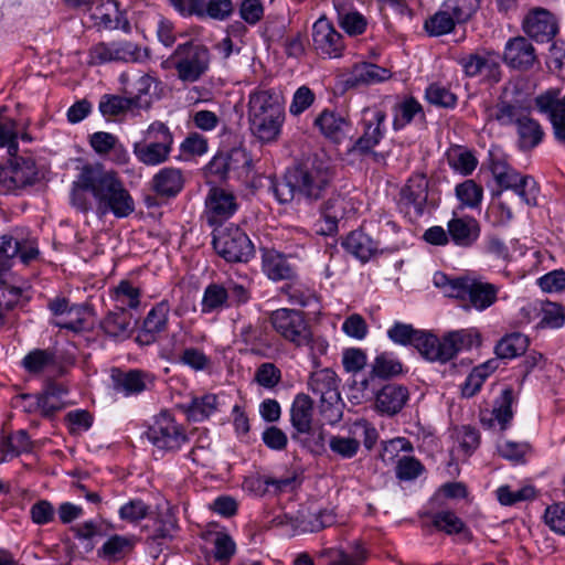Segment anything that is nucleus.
I'll return each mask as SVG.
<instances>
[{
    "instance_id": "obj_1",
    "label": "nucleus",
    "mask_w": 565,
    "mask_h": 565,
    "mask_svg": "<svg viewBox=\"0 0 565 565\" xmlns=\"http://www.w3.org/2000/svg\"><path fill=\"white\" fill-rule=\"evenodd\" d=\"M70 201L78 212H94L99 218L108 214L125 218L135 211V201L119 173L102 163L81 169L72 183Z\"/></svg>"
},
{
    "instance_id": "obj_2",
    "label": "nucleus",
    "mask_w": 565,
    "mask_h": 565,
    "mask_svg": "<svg viewBox=\"0 0 565 565\" xmlns=\"http://www.w3.org/2000/svg\"><path fill=\"white\" fill-rule=\"evenodd\" d=\"M386 335L394 344L413 347L425 360L441 364L480 343L479 333L471 329L449 331L438 338L428 330L416 329L413 324L401 321H394Z\"/></svg>"
},
{
    "instance_id": "obj_3",
    "label": "nucleus",
    "mask_w": 565,
    "mask_h": 565,
    "mask_svg": "<svg viewBox=\"0 0 565 565\" xmlns=\"http://www.w3.org/2000/svg\"><path fill=\"white\" fill-rule=\"evenodd\" d=\"M317 175L315 160H307L287 170L281 179L268 177V188L280 204L290 203L297 195L311 201L317 198L315 193Z\"/></svg>"
},
{
    "instance_id": "obj_4",
    "label": "nucleus",
    "mask_w": 565,
    "mask_h": 565,
    "mask_svg": "<svg viewBox=\"0 0 565 565\" xmlns=\"http://www.w3.org/2000/svg\"><path fill=\"white\" fill-rule=\"evenodd\" d=\"M249 299L250 290L245 280L227 277L221 281H212L203 290L201 313L218 315L227 309L239 308Z\"/></svg>"
},
{
    "instance_id": "obj_5",
    "label": "nucleus",
    "mask_w": 565,
    "mask_h": 565,
    "mask_svg": "<svg viewBox=\"0 0 565 565\" xmlns=\"http://www.w3.org/2000/svg\"><path fill=\"white\" fill-rule=\"evenodd\" d=\"M212 55L209 47L198 41L189 40L178 44L164 64L175 70L182 83L199 82L209 71Z\"/></svg>"
},
{
    "instance_id": "obj_6",
    "label": "nucleus",
    "mask_w": 565,
    "mask_h": 565,
    "mask_svg": "<svg viewBox=\"0 0 565 565\" xmlns=\"http://www.w3.org/2000/svg\"><path fill=\"white\" fill-rule=\"evenodd\" d=\"M173 142L170 128L164 122L156 120L143 131L142 140L134 143L132 151L140 163L154 167L169 160Z\"/></svg>"
},
{
    "instance_id": "obj_7",
    "label": "nucleus",
    "mask_w": 565,
    "mask_h": 565,
    "mask_svg": "<svg viewBox=\"0 0 565 565\" xmlns=\"http://www.w3.org/2000/svg\"><path fill=\"white\" fill-rule=\"evenodd\" d=\"M270 323L275 331L286 340L297 347L308 348L313 366L318 365L312 332L300 311L287 308L277 309L270 316Z\"/></svg>"
},
{
    "instance_id": "obj_8",
    "label": "nucleus",
    "mask_w": 565,
    "mask_h": 565,
    "mask_svg": "<svg viewBox=\"0 0 565 565\" xmlns=\"http://www.w3.org/2000/svg\"><path fill=\"white\" fill-rule=\"evenodd\" d=\"M146 435L154 448L164 452H175L189 441L183 425L179 424L169 412L157 415Z\"/></svg>"
},
{
    "instance_id": "obj_9",
    "label": "nucleus",
    "mask_w": 565,
    "mask_h": 565,
    "mask_svg": "<svg viewBox=\"0 0 565 565\" xmlns=\"http://www.w3.org/2000/svg\"><path fill=\"white\" fill-rule=\"evenodd\" d=\"M213 247L228 263H246L255 253L248 235L235 225L217 231L213 236Z\"/></svg>"
},
{
    "instance_id": "obj_10",
    "label": "nucleus",
    "mask_w": 565,
    "mask_h": 565,
    "mask_svg": "<svg viewBox=\"0 0 565 565\" xmlns=\"http://www.w3.org/2000/svg\"><path fill=\"white\" fill-rule=\"evenodd\" d=\"M533 105L550 121L555 140L565 146V93L557 87L547 88L534 97Z\"/></svg>"
},
{
    "instance_id": "obj_11",
    "label": "nucleus",
    "mask_w": 565,
    "mask_h": 565,
    "mask_svg": "<svg viewBox=\"0 0 565 565\" xmlns=\"http://www.w3.org/2000/svg\"><path fill=\"white\" fill-rule=\"evenodd\" d=\"M290 424L294 429L291 439L312 451L311 438L316 433L315 404L309 395L299 393L295 396L290 407Z\"/></svg>"
},
{
    "instance_id": "obj_12",
    "label": "nucleus",
    "mask_w": 565,
    "mask_h": 565,
    "mask_svg": "<svg viewBox=\"0 0 565 565\" xmlns=\"http://www.w3.org/2000/svg\"><path fill=\"white\" fill-rule=\"evenodd\" d=\"M73 363V358L58 355L53 348H34L23 356L20 365L31 376H40L51 372L56 376H63L67 372V365Z\"/></svg>"
},
{
    "instance_id": "obj_13",
    "label": "nucleus",
    "mask_w": 565,
    "mask_h": 565,
    "mask_svg": "<svg viewBox=\"0 0 565 565\" xmlns=\"http://www.w3.org/2000/svg\"><path fill=\"white\" fill-rule=\"evenodd\" d=\"M6 164L0 166V191L15 192L32 184L38 177L35 161L28 157L11 156Z\"/></svg>"
},
{
    "instance_id": "obj_14",
    "label": "nucleus",
    "mask_w": 565,
    "mask_h": 565,
    "mask_svg": "<svg viewBox=\"0 0 565 565\" xmlns=\"http://www.w3.org/2000/svg\"><path fill=\"white\" fill-rule=\"evenodd\" d=\"M459 64L466 76L478 77L482 83L492 85L502 78L501 57L498 53H472L461 57Z\"/></svg>"
},
{
    "instance_id": "obj_15",
    "label": "nucleus",
    "mask_w": 565,
    "mask_h": 565,
    "mask_svg": "<svg viewBox=\"0 0 565 565\" xmlns=\"http://www.w3.org/2000/svg\"><path fill=\"white\" fill-rule=\"evenodd\" d=\"M326 382V390L320 387V425H335L342 418L343 403L339 393V381L333 371H320V383Z\"/></svg>"
},
{
    "instance_id": "obj_16",
    "label": "nucleus",
    "mask_w": 565,
    "mask_h": 565,
    "mask_svg": "<svg viewBox=\"0 0 565 565\" xmlns=\"http://www.w3.org/2000/svg\"><path fill=\"white\" fill-rule=\"evenodd\" d=\"M140 47L128 41L99 42L88 51L89 65H103L111 62H137Z\"/></svg>"
},
{
    "instance_id": "obj_17",
    "label": "nucleus",
    "mask_w": 565,
    "mask_h": 565,
    "mask_svg": "<svg viewBox=\"0 0 565 565\" xmlns=\"http://www.w3.org/2000/svg\"><path fill=\"white\" fill-rule=\"evenodd\" d=\"M253 159L245 149H233L227 154H216L209 162L206 169L210 174L218 179H226L232 172H237L241 177L248 174L253 170Z\"/></svg>"
},
{
    "instance_id": "obj_18",
    "label": "nucleus",
    "mask_w": 565,
    "mask_h": 565,
    "mask_svg": "<svg viewBox=\"0 0 565 565\" xmlns=\"http://www.w3.org/2000/svg\"><path fill=\"white\" fill-rule=\"evenodd\" d=\"M498 291L493 284L465 277L458 299L465 302L466 308L483 311L497 301Z\"/></svg>"
},
{
    "instance_id": "obj_19",
    "label": "nucleus",
    "mask_w": 565,
    "mask_h": 565,
    "mask_svg": "<svg viewBox=\"0 0 565 565\" xmlns=\"http://www.w3.org/2000/svg\"><path fill=\"white\" fill-rule=\"evenodd\" d=\"M238 210L237 199L233 192L223 188H211L205 199V214L210 225L222 224Z\"/></svg>"
},
{
    "instance_id": "obj_20",
    "label": "nucleus",
    "mask_w": 565,
    "mask_h": 565,
    "mask_svg": "<svg viewBox=\"0 0 565 565\" xmlns=\"http://www.w3.org/2000/svg\"><path fill=\"white\" fill-rule=\"evenodd\" d=\"M170 309L169 300L162 299L148 311L136 337L138 344L150 345L158 340L168 328Z\"/></svg>"
},
{
    "instance_id": "obj_21",
    "label": "nucleus",
    "mask_w": 565,
    "mask_h": 565,
    "mask_svg": "<svg viewBox=\"0 0 565 565\" xmlns=\"http://www.w3.org/2000/svg\"><path fill=\"white\" fill-rule=\"evenodd\" d=\"M363 113L371 117L363 119V135L354 142L353 150L366 153L384 138L386 113L380 108H364Z\"/></svg>"
},
{
    "instance_id": "obj_22",
    "label": "nucleus",
    "mask_w": 565,
    "mask_h": 565,
    "mask_svg": "<svg viewBox=\"0 0 565 565\" xmlns=\"http://www.w3.org/2000/svg\"><path fill=\"white\" fill-rule=\"evenodd\" d=\"M523 30L536 42L545 43L554 39L558 26L553 13L543 8H534L524 18Z\"/></svg>"
},
{
    "instance_id": "obj_23",
    "label": "nucleus",
    "mask_w": 565,
    "mask_h": 565,
    "mask_svg": "<svg viewBox=\"0 0 565 565\" xmlns=\"http://www.w3.org/2000/svg\"><path fill=\"white\" fill-rule=\"evenodd\" d=\"M428 199V180L424 173L412 174L399 192V206L419 216L424 213Z\"/></svg>"
},
{
    "instance_id": "obj_24",
    "label": "nucleus",
    "mask_w": 565,
    "mask_h": 565,
    "mask_svg": "<svg viewBox=\"0 0 565 565\" xmlns=\"http://www.w3.org/2000/svg\"><path fill=\"white\" fill-rule=\"evenodd\" d=\"M501 60L510 68L526 71L536 62V52L530 40L515 36L507 41Z\"/></svg>"
},
{
    "instance_id": "obj_25",
    "label": "nucleus",
    "mask_w": 565,
    "mask_h": 565,
    "mask_svg": "<svg viewBox=\"0 0 565 565\" xmlns=\"http://www.w3.org/2000/svg\"><path fill=\"white\" fill-rule=\"evenodd\" d=\"M114 390L126 397L139 395L148 390L154 382L150 372L132 369L128 371L116 370L111 375Z\"/></svg>"
},
{
    "instance_id": "obj_26",
    "label": "nucleus",
    "mask_w": 565,
    "mask_h": 565,
    "mask_svg": "<svg viewBox=\"0 0 565 565\" xmlns=\"http://www.w3.org/2000/svg\"><path fill=\"white\" fill-rule=\"evenodd\" d=\"M90 148L102 158H107L117 166H124L129 161V153L119 138L107 131H96L89 135Z\"/></svg>"
},
{
    "instance_id": "obj_27",
    "label": "nucleus",
    "mask_w": 565,
    "mask_h": 565,
    "mask_svg": "<svg viewBox=\"0 0 565 565\" xmlns=\"http://www.w3.org/2000/svg\"><path fill=\"white\" fill-rule=\"evenodd\" d=\"M450 242L461 248L472 247L480 238L481 225L477 218L469 215H457L447 222Z\"/></svg>"
},
{
    "instance_id": "obj_28",
    "label": "nucleus",
    "mask_w": 565,
    "mask_h": 565,
    "mask_svg": "<svg viewBox=\"0 0 565 565\" xmlns=\"http://www.w3.org/2000/svg\"><path fill=\"white\" fill-rule=\"evenodd\" d=\"M281 96L273 88L256 87L248 94L247 119L282 113Z\"/></svg>"
},
{
    "instance_id": "obj_29",
    "label": "nucleus",
    "mask_w": 565,
    "mask_h": 565,
    "mask_svg": "<svg viewBox=\"0 0 565 565\" xmlns=\"http://www.w3.org/2000/svg\"><path fill=\"white\" fill-rule=\"evenodd\" d=\"M530 109L516 99L500 97L493 105L487 107L488 121L497 122L500 127H515Z\"/></svg>"
},
{
    "instance_id": "obj_30",
    "label": "nucleus",
    "mask_w": 565,
    "mask_h": 565,
    "mask_svg": "<svg viewBox=\"0 0 565 565\" xmlns=\"http://www.w3.org/2000/svg\"><path fill=\"white\" fill-rule=\"evenodd\" d=\"M409 399V391L397 383L384 385L376 394L374 407L377 413L386 416L398 414Z\"/></svg>"
},
{
    "instance_id": "obj_31",
    "label": "nucleus",
    "mask_w": 565,
    "mask_h": 565,
    "mask_svg": "<svg viewBox=\"0 0 565 565\" xmlns=\"http://www.w3.org/2000/svg\"><path fill=\"white\" fill-rule=\"evenodd\" d=\"M49 309L54 316H76V319H67L57 323L61 329L81 332L86 329L88 309L84 305H70L68 299L56 297L49 302Z\"/></svg>"
},
{
    "instance_id": "obj_32",
    "label": "nucleus",
    "mask_w": 565,
    "mask_h": 565,
    "mask_svg": "<svg viewBox=\"0 0 565 565\" xmlns=\"http://www.w3.org/2000/svg\"><path fill=\"white\" fill-rule=\"evenodd\" d=\"M95 25L107 30L121 29L128 31L130 25L124 11L116 0H103L92 10Z\"/></svg>"
},
{
    "instance_id": "obj_33",
    "label": "nucleus",
    "mask_w": 565,
    "mask_h": 565,
    "mask_svg": "<svg viewBox=\"0 0 565 565\" xmlns=\"http://www.w3.org/2000/svg\"><path fill=\"white\" fill-rule=\"evenodd\" d=\"M262 269L273 281L288 280L296 276V268L287 256L274 248H262Z\"/></svg>"
},
{
    "instance_id": "obj_34",
    "label": "nucleus",
    "mask_w": 565,
    "mask_h": 565,
    "mask_svg": "<svg viewBox=\"0 0 565 565\" xmlns=\"http://www.w3.org/2000/svg\"><path fill=\"white\" fill-rule=\"evenodd\" d=\"M249 131L262 143L275 142L285 121V111L247 119Z\"/></svg>"
},
{
    "instance_id": "obj_35",
    "label": "nucleus",
    "mask_w": 565,
    "mask_h": 565,
    "mask_svg": "<svg viewBox=\"0 0 565 565\" xmlns=\"http://www.w3.org/2000/svg\"><path fill=\"white\" fill-rule=\"evenodd\" d=\"M103 333L113 341L119 342L131 334V315L127 310L116 308L109 311L99 322Z\"/></svg>"
},
{
    "instance_id": "obj_36",
    "label": "nucleus",
    "mask_w": 565,
    "mask_h": 565,
    "mask_svg": "<svg viewBox=\"0 0 565 565\" xmlns=\"http://www.w3.org/2000/svg\"><path fill=\"white\" fill-rule=\"evenodd\" d=\"M184 175L181 169L166 167L160 169L152 178V190L162 198L177 196L184 186Z\"/></svg>"
},
{
    "instance_id": "obj_37",
    "label": "nucleus",
    "mask_w": 565,
    "mask_h": 565,
    "mask_svg": "<svg viewBox=\"0 0 565 565\" xmlns=\"http://www.w3.org/2000/svg\"><path fill=\"white\" fill-rule=\"evenodd\" d=\"M343 246L348 253L363 263L369 262L377 253H382L380 243L374 241L362 230L351 232L343 242Z\"/></svg>"
},
{
    "instance_id": "obj_38",
    "label": "nucleus",
    "mask_w": 565,
    "mask_h": 565,
    "mask_svg": "<svg viewBox=\"0 0 565 565\" xmlns=\"http://www.w3.org/2000/svg\"><path fill=\"white\" fill-rule=\"evenodd\" d=\"M516 145L522 151H530L540 146L545 137L544 129L539 120L531 116V111L515 126Z\"/></svg>"
},
{
    "instance_id": "obj_39",
    "label": "nucleus",
    "mask_w": 565,
    "mask_h": 565,
    "mask_svg": "<svg viewBox=\"0 0 565 565\" xmlns=\"http://www.w3.org/2000/svg\"><path fill=\"white\" fill-rule=\"evenodd\" d=\"M391 77V72L373 63L363 62L353 66L350 76L345 81L349 87L360 85H373L382 83Z\"/></svg>"
},
{
    "instance_id": "obj_40",
    "label": "nucleus",
    "mask_w": 565,
    "mask_h": 565,
    "mask_svg": "<svg viewBox=\"0 0 565 565\" xmlns=\"http://www.w3.org/2000/svg\"><path fill=\"white\" fill-rule=\"evenodd\" d=\"M32 450V441L26 430L19 429L12 434L0 436V463L8 461V458H14L23 452Z\"/></svg>"
},
{
    "instance_id": "obj_41",
    "label": "nucleus",
    "mask_w": 565,
    "mask_h": 565,
    "mask_svg": "<svg viewBox=\"0 0 565 565\" xmlns=\"http://www.w3.org/2000/svg\"><path fill=\"white\" fill-rule=\"evenodd\" d=\"M181 408L186 415L188 420L200 423L217 412L218 397L212 393L195 396L189 403L181 405Z\"/></svg>"
},
{
    "instance_id": "obj_42",
    "label": "nucleus",
    "mask_w": 565,
    "mask_h": 565,
    "mask_svg": "<svg viewBox=\"0 0 565 565\" xmlns=\"http://www.w3.org/2000/svg\"><path fill=\"white\" fill-rule=\"evenodd\" d=\"M416 117L423 120L425 119V111L422 104L413 96L403 98L401 102L396 103L393 108V129L395 131L404 129L412 124Z\"/></svg>"
},
{
    "instance_id": "obj_43",
    "label": "nucleus",
    "mask_w": 565,
    "mask_h": 565,
    "mask_svg": "<svg viewBox=\"0 0 565 565\" xmlns=\"http://www.w3.org/2000/svg\"><path fill=\"white\" fill-rule=\"evenodd\" d=\"M348 131L349 122L344 117L329 111L320 114V132L333 145L341 143Z\"/></svg>"
},
{
    "instance_id": "obj_44",
    "label": "nucleus",
    "mask_w": 565,
    "mask_h": 565,
    "mask_svg": "<svg viewBox=\"0 0 565 565\" xmlns=\"http://www.w3.org/2000/svg\"><path fill=\"white\" fill-rule=\"evenodd\" d=\"M135 105H139L138 100L129 96L105 94L99 99L98 109L104 118L111 119L126 115L136 108Z\"/></svg>"
},
{
    "instance_id": "obj_45",
    "label": "nucleus",
    "mask_w": 565,
    "mask_h": 565,
    "mask_svg": "<svg viewBox=\"0 0 565 565\" xmlns=\"http://www.w3.org/2000/svg\"><path fill=\"white\" fill-rule=\"evenodd\" d=\"M110 298L121 310L138 309L141 302V290L134 286L129 279H121L111 290Z\"/></svg>"
},
{
    "instance_id": "obj_46",
    "label": "nucleus",
    "mask_w": 565,
    "mask_h": 565,
    "mask_svg": "<svg viewBox=\"0 0 565 565\" xmlns=\"http://www.w3.org/2000/svg\"><path fill=\"white\" fill-rule=\"evenodd\" d=\"M135 541L131 537L114 534L97 551L100 558L117 562L132 551Z\"/></svg>"
},
{
    "instance_id": "obj_47",
    "label": "nucleus",
    "mask_w": 565,
    "mask_h": 565,
    "mask_svg": "<svg viewBox=\"0 0 565 565\" xmlns=\"http://www.w3.org/2000/svg\"><path fill=\"white\" fill-rule=\"evenodd\" d=\"M19 124L8 115V108H0V148H7L8 153L13 156L19 150Z\"/></svg>"
},
{
    "instance_id": "obj_48",
    "label": "nucleus",
    "mask_w": 565,
    "mask_h": 565,
    "mask_svg": "<svg viewBox=\"0 0 565 565\" xmlns=\"http://www.w3.org/2000/svg\"><path fill=\"white\" fill-rule=\"evenodd\" d=\"M457 24L441 3L439 9L425 20L423 28L429 36H441L451 33Z\"/></svg>"
},
{
    "instance_id": "obj_49",
    "label": "nucleus",
    "mask_w": 565,
    "mask_h": 565,
    "mask_svg": "<svg viewBox=\"0 0 565 565\" xmlns=\"http://www.w3.org/2000/svg\"><path fill=\"white\" fill-rule=\"evenodd\" d=\"M403 364L393 352L379 353L371 364V376L390 379L403 373Z\"/></svg>"
},
{
    "instance_id": "obj_50",
    "label": "nucleus",
    "mask_w": 565,
    "mask_h": 565,
    "mask_svg": "<svg viewBox=\"0 0 565 565\" xmlns=\"http://www.w3.org/2000/svg\"><path fill=\"white\" fill-rule=\"evenodd\" d=\"M529 347L526 335L514 332L503 337L495 345L494 353L499 359L511 360L523 354Z\"/></svg>"
},
{
    "instance_id": "obj_51",
    "label": "nucleus",
    "mask_w": 565,
    "mask_h": 565,
    "mask_svg": "<svg viewBox=\"0 0 565 565\" xmlns=\"http://www.w3.org/2000/svg\"><path fill=\"white\" fill-rule=\"evenodd\" d=\"M433 525L448 535L463 534L470 536L471 533L465 522L452 511H439L433 515Z\"/></svg>"
},
{
    "instance_id": "obj_52",
    "label": "nucleus",
    "mask_w": 565,
    "mask_h": 565,
    "mask_svg": "<svg viewBox=\"0 0 565 565\" xmlns=\"http://www.w3.org/2000/svg\"><path fill=\"white\" fill-rule=\"evenodd\" d=\"M514 403V395L512 387H505L500 396L495 399L492 416L499 424L500 429H505L513 418L512 405Z\"/></svg>"
},
{
    "instance_id": "obj_53",
    "label": "nucleus",
    "mask_w": 565,
    "mask_h": 565,
    "mask_svg": "<svg viewBox=\"0 0 565 565\" xmlns=\"http://www.w3.org/2000/svg\"><path fill=\"white\" fill-rule=\"evenodd\" d=\"M445 9L458 24H465L471 20L481 6V0H444Z\"/></svg>"
},
{
    "instance_id": "obj_54",
    "label": "nucleus",
    "mask_w": 565,
    "mask_h": 565,
    "mask_svg": "<svg viewBox=\"0 0 565 565\" xmlns=\"http://www.w3.org/2000/svg\"><path fill=\"white\" fill-rule=\"evenodd\" d=\"M455 193L462 206L477 209L483 199V189L473 180H466L455 188Z\"/></svg>"
},
{
    "instance_id": "obj_55",
    "label": "nucleus",
    "mask_w": 565,
    "mask_h": 565,
    "mask_svg": "<svg viewBox=\"0 0 565 565\" xmlns=\"http://www.w3.org/2000/svg\"><path fill=\"white\" fill-rule=\"evenodd\" d=\"M425 99L436 107L452 109L456 107L458 98L457 96L446 86L433 83L425 89Z\"/></svg>"
},
{
    "instance_id": "obj_56",
    "label": "nucleus",
    "mask_w": 565,
    "mask_h": 565,
    "mask_svg": "<svg viewBox=\"0 0 565 565\" xmlns=\"http://www.w3.org/2000/svg\"><path fill=\"white\" fill-rule=\"evenodd\" d=\"M323 559V565H363L365 556L362 552L348 554L338 548H323L320 551V559Z\"/></svg>"
},
{
    "instance_id": "obj_57",
    "label": "nucleus",
    "mask_w": 565,
    "mask_h": 565,
    "mask_svg": "<svg viewBox=\"0 0 565 565\" xmlns=\"http://www.w3.org/2000/svg\"><path fill=\"white\" fill-rule=\"evenodd\" d=\"M151 507L141 499H131L122 504L118 510V515L121 521L128 523H139L149 516Z\"/></svg>"
},
{
    "instance_id": "obj_58",
    "label": "nucleus",
    "mask_w": 565,
    "mask_h": 565,
    "mask_svg": "<svg viewBox=\"0 0 565 565\" xmlns=\"http://www.w3.org/2000/svg\"><path fill=\"white\" fill-rule=\"evenodd\" d=\"M540 326L542 328L557 329L565 322L564 309L561 305L552 301H543L540 305Z\"/></svg>"
},
{
    "instance_id": "obj_59",
    "label": "nucleus",
    "mask_w": 565,
    "mask_h": 565,
    "mask_svg": "<svg viewBox=\"0 0 565 565\" xmlns=\"http://www.w3.org/2000/svg\"><path fill=\"white\" fill-rule=\"evenodd\" d=\"M153 81L152 76L142 74L130 86L125 88L129 98L138 100L139 105H135L136 108H149L151 102L145 99L143 96L149 95Z\"/></svg>"
},
{
    "instance_id": "obj_60",
    "label": "nucleus",
    "mask_w": 565,
    "mask_h": 565,
    "mask_svg": "<svg viewBox=\"0 0 565 565\" xmlns=\"http://www.w3.org/2000/svg\"><path fill=\"white\" fill-rule=\"evenodd\" d=\"M497 499L502 505H513L518 502L531 500L535 497V490L531 486L512 489L510 486H501L497 489Z\"/></svg>"
},
{
    "instance_id": "obj_61",
    "label": "nucleus",
    "mask_w": 565,
    "mask_h": 565,
    "mask_svg": "<svg viewBox=\"0 0 565 565\" xmlns=\"http://www.w3.org/2000/svg\"><path fill=\"white\" fill-rule=\"evenodd\" d=\"M424 470V465L417 458L403 456L396 462L395 475L402 481H412L418 478Z\"/></svg>"
},
{
    "instance_id": "obj_62",
    "label": "nucleus",
    "mask_w": 565,
    "mask_h": 565,
    "mask_svg": "<svg viewBox=\"0 0 565 565\" xmlns=\"http://www.w3.org/2000/svg\"><path fill=\"white\" fill-rule=\"evenodd\" d=\"M544 522L552 532L565 536V502L548 505L544 512Z\"/></svg>"
},
{
    "instance_id": "obj_63",
    "label": "nucleus",
    "mask_w": 565,
    "mask_h": 565,
    "mask_svg": "<svg viewBox=\"0 0 565 565\" xmlns=\"http://www.w3.org/2000/svg\"><path fill=\"white\" fill-rule=\"evenodd\" d=\"M195 372L205 371L211 366V359L198 348H186L177 360Z\"/></svg>"
},
{
    "instance_id": "obj_64",
    "label": "nucleus",
    "mask_w": 565,
    "mask_h": 565,
    "mask_svg": "<svg viewBox=\"0 0 565 565\" xmlns=\"http://www.w3.org/2000/svg\"><path fill=\"white\" fill-rule=\"evenodd\" d=\"M344 49L342 35L333 29H329L320 41V57L337 58L342 55Z\"/></svg>"
}]
</instances>
